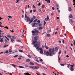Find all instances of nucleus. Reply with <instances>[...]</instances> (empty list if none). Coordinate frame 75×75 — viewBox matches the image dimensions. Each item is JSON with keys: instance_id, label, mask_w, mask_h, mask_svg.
Returning <instances> with one entry per match:
<instances>
[{"instance_id": "f257e3e1", "label": "nucleus", "mask_w": 75, "mask_h": 75, "mask_svg": "<svg viewBox=\"0 0 75 75\" xmlns=\"http://www.w3.org/2000/svg\"><path fill=\"white\" fill-rule=\"evenodd\" d=\"M34 38L36 40L33 41V44L34 45V46L35 47V48L37 50H39V48H40V42H37V40L38 38V37L35 36L34 37Z\"/></svg>"}, {"instance_id": "f03ea898", "label": "nucleus", "mask_w": 75, "mask_h": 75, "mask_svg": "<svg viewBox=\"0 0 75 75\" xmlns=\"http://www.w3.org/2000/svg\"><path fill=\"white\" fill-rule=\"evenodd\" d=\"M33 30L34 31H32V33H33V35H38V33H39V31L38 30H37L36 29H34Z\"/></svg>"}, {"instance_id": "7ed1b4c3", "label": "nucleus", "mask_w": 75, "mask_h": 75, "mask_svg": "<svg viewBox=\"0 0 75 75\" xmlns=\"http://www.w3.org/2000/svg\"><path fill=\"white\" fill-rule=\"evenodd\" d=\"M55 51V49H54V48L52 49L51 48L49 49V53H50L51 54V56H52L54 54V51Z\"/></svg>"}, {"instance_id": "20e7f679", "label": "nucleus", "mask_w": 75, "mask_h": 75, "mask_svg": "<svg viewBox=\"0 0 75 75\" xmlns=\"http://www.w3.org/2000/svg\"><path fill=\"white\" fill-rule=\"evenodd\" d=\"M44 54H45L47 56H51V53H50L48 51H46V50L44 51Z\"/></svg>"}, {"instance_id": "39448f33", "label": "nucleus", "mask_w": 75, "mask_h": 75, "mask_svg": "<svg viewBox=\"0 0 75 75\" xmlns=\"http://www.w3.org/2000/svg\"><path fill=\"white\" fill-rule=\"evenodd\" d=\"M25 18H27L26 19V21L28 22V21H30V18H29V17H28L27 16V15L26 14H25Z\"/></svg>"}, {"instance_id": "423d86ee", "label": "nucleus", "mask_w": 75, "mask_h": 75, "mask_svg": "<svg viewBox=\"0 0 75 75\" xmlns=\"http://www.w3.org/2000/svg\"><path fill=\"white\" fill-rule=\"evenodd\" d=\"M33 18H31L30 19V21L29 22V24H31V23H32V22L33 21V20H34V19H35V16H33Z\"/></svg>"}, {"instance_id": "0eeeda50", "label": "nucleus", "mask_w": 75, "mask_h": 75, "mask_svg": "<svg viewBox=\"0 0 75 75\" xmlns=\"http://www.w3.org/2000/svg\"><path fill=\"white\" fill-rule=\"evenodd\" d=\"M69 22L72 25L73 24V23H74V20H73L72 19H70L69 20Z\"/></svg>"}, {"instance_id": "6e6552de", "label": "nucleus", "mask_w": 75, "mask_h": 75, "mask_svg": "<svg viewBox=\"0 0 75 75\" xmlns=\"http://www.w3.org/2000/svg\"><path fill=\"white\" fill-rule=\"evenodd\" d=\"M50 18H49V16L48 15H47V18H45V21H48V20H49Z\"/></svg>"}, {"instance_id": "1a4fd4ad", "label": "nucleus", "mask_w": 75, "mask_h": 75, "mask_svg": "<svg viewBox=\"0 0 75 75\" xmlns=\"http://www.w3.org/2000/svg\"><path fill=\"white\" fill-rule=\"evenodd\" d=\"M69 17L70 18H73V16L71 14H70L69 16Z\"/></svg>"}, {"instance_id": "9d476101", "label": "nucleus", "mask_w": 75, "mask_h": 75, "mask_svg": "<svg viewBox=\"0 0 75 75\" xmlns=\"http://www.w3.org/2000/svg\"><path fill=\"white\" fill-rule=\"evenodd\" d=\"M11 65H12V66H13V67H16V68H17V67H18V66H16L14 64H11Z\"/></svg>"}, {"instance_id": "9b49d317", "label": "nucleus", "mask_w": 75, "mask_h": 75, "mask_svg": "<svg viewBox=\"0 0 75 75\" xmlns=\"http://www.w3.org/2000/svg\"><path fill=\"white\" fill-rule=\"evenodd\" d=\"M38 24V23H34L32 25H33V26H35V25H37Z\"/></svg>"}, {"instance_id": "f8f14e48", "label": "nucleus", "mask_w": 75, "mask_h": 75, "mask_svg": "<svg viewBox=\"0 0 75 75\" xmlns=\"http://www.w3.org/2000/svg\"><path fill=\"white\" fill-rule=\"evenodd\" d=\"M68 10L70 12H71V11H72V8H71L70 7H69V8Z\"/></svg>"}, {"instance_id": "ddd939ff", "label": "nucleus", "mask_w": 75, "mask_h": 75, "mask_svg": "<svg viewBox=\"0 0 75 75\" xmlns=\"http://www.w3.org/2000/svg\"><path fill=\"white\" fill-rule=\"evenodd\" d=\"M6 36L8 37V38H11V35L9 34L8 35H7Z\"/></svg>"}, {"instance_id": "4468645a", "label": "nucleus", "mask_w": 75, "mask_h": 75, "mask_svg": "<svg viewBox=\"0 0 75 75\" xmlns=\"http://www.w3.org/2000/svg\"><path fill=\"white\" fill-rule=\"evenodd\" d=\"M42 28H43L42 27L40 26L38 28V30H42Z\"/></svg>"}, {"instance_id": "2eb2a0df", "label": "nucleus", "mask_w": 75, "mask_h": 75, "mask_svg": "<svg viewBox=\"0 0 75 75\" xmlns=\"http://www.w3.org/2000/svg\"><path fill=\"white\" fill-rule=\"evenodd\" d=\"M0 40V42H3V38H2Z\"/></svg>"}, {"instance_id": "dca6fc26", "label": "nucleus", "mask_w": 75, "mask_h": 75, "mask_svg": "<svg viewBox=\"0 0 75 75\" xmlns=\"http://www.w3.org/2000/svg\"><path fill=\"white\" fill-rule=\"evenodd\" d=\"M30 65H34V63L31 62L30 63Z\"/></svg>"}, {"instance_id": "f3484780", "label": "nucleus", "mask_w": 75, "mask_h": 75, "mask_svg": "<svg viewBox=\"0 0 75 75\" xmlns=\"http://www.w3.org/2000/svg\"><path fill=\"white\" fill-rule=\"evenodd\" d=\"M50 35H50V33L48 34L47 35V37H50Z\"/></svg>"}, {"instance_id": "a211bd4d", "label": "nucleus", "mask_w": 75, "mask_h": 75, "mask_svg": "<svg viewBox=\"0 0 75 75\" xmlns=\"http://www.w3.org/2000/svg\"><path fill=\"white\" fill-rule=\"evenodd\" d=\"M39 67L37 66L34 67V69H38Z\"/></svg>"}, {"instance_id": "6ab92c4d", "label": "nucleus", "mask_w": 75, "mask_h": 75, "mask_svg": "<svg viewBox=\"0 0 75 75\" xmlns=\"http://www.w3.org/2000/svg\"><path fill=\"white\" fill-rule=\"evenodd\" d=\"M58 47H55V51H58Z\"/></svg>"}, {"instance_id": "aec40b11", "label": "nucleus", "mask_w": 75, "mask_h": 75, "mask_svg": "<svg viewBox=\"0 0 75 75\" xmlns=\"http://www.w3.org/2000/svg\"><path fill=\"white\" fill-rule=\"evenodd\" d=\"M30 68H32V69H34V67L30 66L29 67Z\"/></svg>"}, {"instance_id": "412c9836", "label": "nucleus", "mask_w": 75, "mask_h": 75, "mask_svg": "<svg viewBox=\"0 0 75 75\" xmlns=\"http://www.w3.org/2000/svg\"><path fill=\"white\" fill-rule=\"evenodd\" d=\"M16 41H17V42H21V40H16Z\"/></svg>"}, {"instance_id": "4be33fe9", "label": "nucleus", "mask_w": 75, "mask_h": 75, "mask_svg": "<svg viewBox=\"0 0 75 75\" xmlns=\"http://www.w3.org/2000/svg\"><path fill=\"white\" fill-rule=\"evenodd\" d=\"M30 59H27L26 61V62H30Z\"/></svg>"}, {"instance_id": "5701e85b", "label": "nucleus", "mask_w": 75, "mask_h": 75, "mask_svg": "<svg viewBox=\"0 0 75 75\" xmlns=\"http://www.w3.org/2000/svg\"><path fill=\"white\" fill-rule=\"evenodd\" d=\"M45 8V5H43L42 6V8Z\"/></svg>"}, {"instance_id": "b1692460", "label": "nucleus", "mask_w": 75, "mask_h": 75, "mask_svg": "<svg viewBox=\"0 0 75 75\" xmlns=\"http://www.w3.org/2000/svg\"><path fill=\"white\" fill-rule=\"evenodd\" d=\"M70 69L71 71H74V68L72 67H71Z\"/></svg>"}, {"instance_id": "393cba45", "label": "nucleus", "mask_w": 75, "mask_h": 75, "mask_svg": "<svg viewBox=\"0 0 75 75\" xmlns=\"http://www.w3.org/2000/svg\"><path fill=\"white\" fill-rule=\"evenodd\" d=\"M44 47L46 49H48V47H47L46 45H45Z\"/></svg>"}, {"instance_id": "a878e982", "label": "nucleus", "mask_w": 75, "mask_h": 75, "mask_svg": "<svg viewBox=\"0 0 75 75\" xmlns=\"http://www.w3.org/2000/svg\"><path fill=\"white\" fill-rule=\"evenodd\" d=\"M40 54H42L43 53V50H40Z\"/></svg>"}, {"instance_id": "bb28decb", "label": "nucleus", "mask_w": 75, "mask_h": 75, "mask_svg": "<svg viewBox=\"0 0 75 75\" xmlns=\"http://www.w3.org/2000/svg\"><path fill=\"white\" fill-rule=\"evenodd\" d=\"M18 68H24V67L23 66H18Z\"/></svg>"}, {"instance_id": "cd10ccee", "label": "nucleus", "mask_w": 75, "mask_h": 75, "mask_svg": "<svg viewBox=\"0 0 75 75\" xmlns=\"http://www.w3.org/2000/svg\"><path fill=\"white\" fill-rule=\"evenodd\" d=\"M38 24L39 27H41V25H42V24L41 23H38Z\"/></svg>"}, {"instance_id": "c85d7f7f", "label": "nucleus", "mask_w": 75, "mask_h": 75, "mask_svg": "<svg viewBox=\"0 0 75 75\" xmlns=\"http://www.w3.org/2000/svg\"><path fill=\"white\" fill-rule=\"evenodd\" d=\"M37 21V19H35L34 21L33 22L34 23H36Z\"/></svg>"}, {"instance_id": "c756f323", "label": "nucleus", "mask_w": 75, "mask_h": 75, "mask_svg": "<svg viewBox=\"0 0 75 75\" xmlns=\"http://www.w3.org/2000/svg\"><path fill=\"white\" fill-rule=\"evenodd\" d=\"M8 45H4V48H5L7 47V46H8Z\"/></svg>"}, {"instance_id": "7c9ffc66", "label": "nucleus", "mask_w": 75, "mask_h": 75, "mask_svg": "<svg viewBox=\"0 0 75 75\" xmlns=\"http://www.w3.org/2000/svg\"><path fill=\"white\" fill-rule=\"evenodd\" d=\"M70 66L71 67H74V64H73V65H70Z\"/></svg>"}, {"instance_id": "2f4dec72", "label": "nucleus", "mask_w": 75, "mask_h": 75, "mask_svg": "<svg viewBox=\"0 0 75 75\" xmlns=\"http://www.w3.org/2000/svg\"><path fill=\"white\" fill-rule=\"evenodd\" d=\"M12 38L13 39H16V38L14 36H13Z\"/></svg>"}, {"instance_id": "473e14b6", "label": "nucleus", "mask_w": 75, "mask_h": 75, "mask_svg": "<svg viewBox=\"0 0 75 75\" xmlns=\"http://www.w3.org/2000/svg\"><path fill=\"white\" fill-rule=\"evenodd\" d=\"M50 0H47V3H50Z\"/></svg>"}, {"instance_id": "72a5a7b5", "label": "nucleus", "mask_w": 75, "mask_h": 75, "mask_svg": "<svg viewBox=\"0 0 75 75\" xmlns=\"http://www.w3.org/2000/svg\"><path fill=\"white\" fill-rule=\"evenodd\" d=\"M4 28H6L7 29H8V28L7 26H6V27H4Z\"/></svg>"}, {"instance_id": "f704fd0d", "label": "nucleus", "mask_w": 75, "mask_h": 75, "mask_svg": "<svg viewBox=\"0 0 75 75\" xmlns=\"http://www.w3.org/2000/svg\"><path fill=\"white\" fill-rule=\"evenodd\" d=\"M39 50H40V51H42V48L41 47H40L39 48Z\"/></svg>"}, {"instance_id": "c9c22d12", "label": "nucleus", "mask_w": 75, "mask_h": 75, "mask_svg": "<svg viewBox=\"0 0 75 75\" xmlns=\"http://www.w3.org/2000/svg\"><path fill=\"white\" fill-rule=\"evenodd\" d=\"M74 1L73 3H74L73 4V5H75V0H73Z\"/></svg>"}, {"instance_id": "e433bc0d", "label": "nucleus", "mask_w": 75, "mask_h": 75, "mask_svg": "<svg viewBox=\"0 0 75 75\" xmlns=\"http://www.w3.org/2000/svg\"><path fill=\"white\" fill-rule=\"evenodd\" d=\"M8 17H9V18H12V17L10 16H8Z\"/></svg>"}, {"instance_id": "4c0bfd02", "label": "nucleus", "mask_w": 75, "mask_h": 75, "mask_svg": "<svg viewBox=\"0 0 75 75\" xmlns=\"http://www.w3.org/2000/svg\"><path fill=\"white\" fill-rule=\"evenodd\" d=\"M67 67L68 68H69V65H70V64H67Z\"/></svg>"}, {"instance_id": "58836bf2", "label": "nucleus", "mask_w": 75, "mask_h": 75, "mask_svg": "<svg viewBox=\"0 0 75 75\" xmlns=\"http://www.w3.org/2000/svg\"><path fill=\"white\" fill-rule=\"evenodd\" d=\"M5 53H6V54H8V50H6L5 52Z\"/></svg>"}, {"instance_id": "ea45409f", "label": "nucleus", "mask_w": 75, "mask_h": 75, "mask_svg": "<svg viewBox=\"0 0 75 75\" xmlns=\"http://www.w3.org/2000/svg\"><path fill=\"white\" fill-rule=\"evenodd\" d=\"M19 51L21 52H23L22 50H19Z\"/></svg>"}, {"instance_id": "a19ab883", "label": "nucleus", "mask_w": 75, "mask_h": 75, "mask_svg": "<svg viewBox=\"0 0 75 75\" xmlns=\"http://www.w3.org/2000/svg\"><path fill=\"white\" fill-rule=\"evenodd\" d=\"M28 57H29V58H31V56H30V55H28Z\"/></svg>"}, {"instance_id": "79ce46f5", "label": "nucleus", "mask_w": 75, "mask_h": 75, "mask_svg": "<svg viewBox=\"0 0 75 75\" xmlns=\"http://www.w3.org/2000/svg\"><path fill=\"white\" fill-rule=\"evenodd\" d=\"M65 64H60V65H61V66H64Z\"/></svg>"}, {"instance_id": "37998d69", "label": "nucleus", "mask_w": 75, "mask_h": 75, "mask_svg": "<svg viewBox=\"0 0 75 75\" xmlns=\"http://www.w3.org/2000/svg\"><path fill=\"white\" fill-rule=\"evenodd\" d=\"M11 41L12 42H14V40L12 39H11Z\"/></svg>"}, {"instance_id": "c03bdc74", "label": "nucleus", "mask_w": 75, "mask_h": 75, "mask_svg": "<svg viewBox=\"0 0 75 75\" xmlns=\"http://www.w3.org/2000/svg\"><path fill=\"white\" fill-rule=\"evenodd\" d=\"M37 22L38 23H40L41 22V21L40 20H38V21H37Z\"/></svg>"}, {"instance_id": "a18cd8bd", "label": "nucleus", "mask_w": 75, "mask_h": 75, "mask_svg": "<svg viewBox=\"0 0 75 75\" xmlns=\"http://www.w3.org/2000/svg\"><path fill=\"white\" fill-rule=\"evenodd\" d=\"M33 7L34 8H36V7H35V6L34 5H33Z\"/></svg>"}, {"instance_id": "49530a36", "label": "nucleus", "mask_w": 75, "mask_h": 75, "mask_svg": "<svg viewBox=\"0 0 75 75\" xmlns=\"http://www.w3.org/2000/svg\"><path fill=\"white\" fill-rule=\"evenodd\" d=\"M58 54H61V51L60 50Z\"/></svg>"}, {"instance_id": "de8ad7c7", "label": "nucleus", "mask_w": 75, "mask_h": 75, "mask_svg": "<svg viewBox=\"0 0 75 75\" xmlns=\"http://www.w3.org/2000/svg\"><path fill=\"white\" fill-rule=\"evenodd\" d=\"M0 26L1 27H4V26H3V25H1V24L0 25Z\"/></svg>"}, {"instance_id": "09e8293b", "label": "nucleus", "mask_w": 75, "mask_h": 75, "mask_svg": "<svg viewBox=\"0 0 75 75\" xmlns=\"http://www.w3.org/2000/svg\"><path fill=\"white\" fill-rule=\"evenodd\" d=\"M16 1H16V3H17L18 2V1H20V0H16Z\"/></svg>"}, {"instance_id": "8fccbe9b", "label": "nucleus", "mask_w": 75, "mask_h": 75, "mask_svg": "<svg viewBox=\"0 0 75 75\" xmlns=\"http://www.w3.org/2000/svg\"><path fill=\"white\" fill-rule=\"evenodd\" d=\"M18 57V55H16L15 56H14V57Z\"/></svg>"}, {"instance_id": "3c124183", "label": "nucleus", "mask_w": 75, "mask_h": 75, "mask_svg": "<svg viewBox=\"0 0 75 75\" xmlns=\"http://www.w3.org/2000/svg\"><path fill=\"white\" fill-rule=\"evenodd\" d=\"M52 10H55V8H54V7H53L52 8Z\"/></svg>"}, {"instance_id": "603ef678", "label": "nucleus", "mask_w": 75, "mask_h": 75, "mask_svg": "<svg viewBox=\"0 0 75 75\" xmlns=\"http://www.w3.org/2000/svg\"><path fill=\"white\" fill-rule=\"evenodd\" d=\"M13 30H10V31H11V32H12V33H13V32H14V31H13Z\"/></svg>"}, {"instance_id": "864d4df0", "label": "nucleus", "mask_w": 75, "mask_h": 75, "mask_svg": "<svg viewBox=\"0 0 75 75\" xmlns=\"http://www.w3.org/2000/svg\"><path fill=\"white\" fill-rule=\"evenodd\" d=\"M58 58L59 61H60V60H61V58H60V57H59V56H58Z\"/></svg>"}, {"instance_id": "5fc2aeb1", "label": "nucleus", "mask_w": 75, "mask_h": 75, "mask_svg": "<svg viewBox=\"0 0 75 75\" xmlns=\"http://www.w3.org/2000/svg\"><path fill=\"white\" fill-rule=\"evenodd\" d=\"M30 13H32V12H33V10H31L30 11Z\"/></svg>"}, {"instance_id": "6e6d98bb", "label": "nucleus", "mask_w": 75, "mask_h": 75, "mask_svg": "<svg viewBox=\"0 0 75 75\" xmlns=\"http://www.w3.org/2000/svg\"><path fill=\"white\" fill-rule=\"evenodd\" d=\"M62 42L63 44H64V43H65V42H64V40H62Z\"/></svg>"}, {"instance_id": "4d7b16f0", "label": "nucleus", "mask_w": 75, "mask_h": 75, "mask_svg": "<svg viewBox=\"0 0 75 75\" xmlns=\"http://www.w3.org/2000/svg\"><path fill=\"white\" fill-rule=\"evenodd\" d=\"M18 59H19V60L21 59V57H18Z\"/></svg>"}, {"instance_id": "13d9d810", "label": "nucleus", "mask_w": 75, "mask_h": 75, "mask_svg": "<svg viewBox=\"0 0 75 75\" xmlns=\"http://www.w3.org/2000/svg\"><path fill=\"white\" fill-rule=\"evenodd\" d=\"M45 24H46V22H45V21H44V25H45Z\"/></svg>"}, {"instance_id": "bf43d9fd", "label": "nucleus", "mask_w": 75, "mask_h": 75, "mask_svg": "<svg viewBox=\"0 0 75 75\" xmlns=\"http://www.w3.org/2000/svg\"><path fill=\"white\" fill-rule=\"evenodd\" d=\"M56 6H57V7H59V5H58V4H57V5H56Z\"/></svg>"}, {"instance_id": "052dcab7", "label": "nucleus", "mask_w": 75, "mask_h": 75, "mask_svg": "<svg viewBox=\"0 0 75 75\" xmlns=\"http://www.w3.org/2000/svg\"><path fill=\"white\" fill-rule=\"evenodd\" d=\"M9 52H12V50H9Z\"/></svg>"}, {"instance_id": "680f3d73", "label": "nucleus", "mask_w": 75, "mask_h": 75, "mask_svg": "<svg viewBox=\"0 0 75 75\" xmlns=\"http://www.w3.org/2000/svg\"><path fill=\"white\" fill-rule=\"evenodd\" d=\"M28 8H30V6L28 4Z\"/></svg>"}, {"instance_id": "e2e57ef3", "label": "nucleus", "mask_w": 75, "mask_h": 75, "mask_svg": "<svg viewBox=\"0 0 75 75\" xmlns=\"http://www.w3.org/2000/svg\"><path fill=\"white\" fill-rule=\"evenodd\" d=\"M33 12H35L36 11V10H33Z\"/></svg>"}, {"instance_id": "0e129e2a", "label": "nucleus", "mask_w": 75, "mask_h": 75, "mask_svg": "<svg viewBox=\"0 0 75 75\" xmlns=\"http://www.w3.org/2000/svg\"><path fill=\"white\" fill-rule=\"evenodd\" d=\"M66 57H67V58H69V56L68 55H67Z\"/></svg>"}, {"instance_id": "69168bd1", "label": "nucleus", "mask_w": 75, "mask_h": 75, "mask_svg": "<svg viewBox=\"0 0 75 75\" xmlns=\"http://www.w3.org/2000/svg\"><path fill=\"white\" fill-rule=\"evenodd\" d=\"M59 28H57L56 29V30H58V29Z\"/></svg>"}, {"instance_id": "338daca9", "label": "nucleus", "mask_w": 75, "mask_h": 75, "mask_svg": "<svg viewBox=\"0 0 75 75\" xmlns=\"http://www.w3.org/2000/svg\"><path fill=\"white\" fill-rule=\"evenodd\" d=\"M43 75H46V74L45 73H42Z\"/></svg>"}, {"instance_id": "774afa93", "label": "nucleus", "mask_w": 75, "mask_h": 75, "mask_svg": "<svg viewBox=\"0 0 75 75\" xmlns=\"http://www.w3.org/2000/svg\"><path fill=\"white\" fill-rule=\"evenodd\" d=\"M74 45H75V40H74Z\"/></svg>"}]
</instances>
